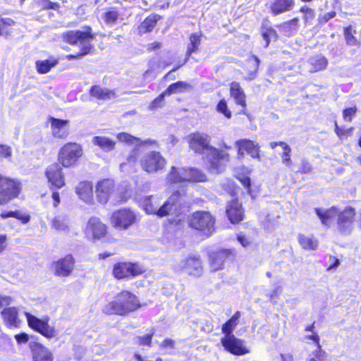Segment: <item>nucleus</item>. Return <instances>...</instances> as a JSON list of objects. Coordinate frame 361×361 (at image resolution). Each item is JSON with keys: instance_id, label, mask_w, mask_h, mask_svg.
<instances>
[{"instance_id": "nucleus-13", "label": "nucleus", "mask_w": 361, "mask_h": 361, "mask_svg": "<svg viewBox=\"0 0 361 361\" xmlns=\"http://www.w3.org/2000/svg\"><path fill=\"white\" fill-rule=\"evenodd\" d=\"M75 261L71 255H67L51 264V271L57 276L66 277L73 270Z\"/></svg>"}, {"instance_id": "nucleus-42", "label": "nucleus", "mask_w": 361, "mask_h": 361, "mask_svg": "<svg viewBox=\"0 0 361 361\" xmlns=\"http://www.w3.org/2000/svg\"><path fill=\"white\" fill-rule=\"evenodd\" d=\"M57 63L58 61L55 59L37 61L36 62L37 70L40 74L47 73Z\"/></svg>"}, {"instance_id": "nucleus-1", "label": "nucleus", "mask_w": 361, "mask_h": 361, "mask_svg": "<svg viewBox=\"0 0 361 361\" xmlns=\"http://www.w3.org/2000/svg\"><path fill=\"white\" fill-rule=\"evenodd\" d=\"M139 307V301L134 294L128 291H122L116 295L114 301L104 307L103 312L106 314L124 316Z\"/></svg>"}, {"instance_id": "nucleus-55", "label": "nucleus", "mask_w": 361, "mask_h": 361, "mask_svg": "<svg viewBox=\"0 0 361 361\" xmlns=\"http://www.w3.org/2000/svg\"><path fill=\"white\" fill-rule=\"evenodd\" d=\"M11 147L6 145H0V157L9 159H11Z\"/></svg>"}, {"instance_id": "nucleus-12", "label": "nucleus", "mask_w": 361, "mask_h": 361, "mask_svg": "<svg viewBox=\"0 0 361 361\" xmlns=\"http://www.w3.org/2000/svg\"><path fill=\"white\" fill-rule=\"evenodd\" d=\"M26 317L29 326L36 331L48 338H54L56 336L54 328L50 326L47 321L39 319L29 313H26Z\"/></svg>"}, {"instance_id": "nucleus-6", "label": "nucleus", "mask_w": 361, "mask_h": 361, "mask_svg": "<svg viewBox=\"0 0 361 361\" xmlns=\"http://www.w3.org/2000/svg\"><path fill=\"white\" fill-rule=\"evenodd\" d=\"M119 142L126 143L128 145L135 146L128 157L129 162H135L137 159L139 149L141 147L145 145H154L157 142L154 140L147 139L141 140L140 138L134 137L127 133H120L116 135Z\"/></svg>"}, {"instance_id": "nucleus-43", "label": "nucleus", "mask_w": 361, "mask_h": 361, "mask_svg": "<svg viewBox=\"0 0 361 361\" xmlns=\"http://www.w3.org/2000/svg\"><path fill=\"white\" fill-rule=\"evenodd\" d=\"M201 43V35L198 34H192L190 37V43L188 45L187 49V59L191 55V54L197 51L198 47Z\"/></svg>"}, {"instance_id": "nucleus-51", "label": "nucleus", "mask_w": 361, "mask_h": 361, "mask_svg": "<svg viewBox=\"0 0 361 361\" xmlns=\"http://www.w3.org/2000/svg\"><path fill=\"white\" fill-rule=\"evenodd\" d=\"M217 111L222 113L226 118L231 117V113L227 108V104L224 100H221L217 105Z\"/></svg>"}, {"instance_id": "nucleus-62", "label": "nucleus", "mask_w": 361, "mask_h": 361, "mask_svg": "<svg viewBox=\"0 0 361 361\" xmlns=\"http://www.w3.org/2000/svg\"><path fill=\"white\" fill-rule=\"evenodd\" d=\"M12 298L9 296L0 295V309L11 304Z\"/></svg>"}, {"instance_id": "nucleus-26", "label": "nucleus", "mask_w": 361, "mask_h": 361, "mask_svg": "<svg viewBox=\"0 0 361 361\" xmlns=\"http://www.w3.org/2000/svg\"><path fill=\"white\" fill-rule=\"evenodd\" d=\"M212 159L209 161V169L211 173H219L221 172L225 167V161H228V154L219 151L218 156H212Z\"/></svg>"}, {"instance_id": "nucleus-24", "label": "nucleus", "mask_w": 361, "mask_h": 361, "mask_svg": "<svg viewBox=\"0 0 361 361\" xmlns=\"http://www.w3.org/2000/svg\"><path fill=\"white\" fill-rule=\"evenodd\" d=\"M30 348L32 353L33 361H53L51 353L42 344L31 342Z\"/></svg>"}, {"instance_id": "nucleus-49", "label": "nucleus", "mask_w": 361, "mask_h": 361, "mask_svg": "<svg viewBox=\"0 0 361 361\" xmlns=\"http://www.w3.org/2000/svg\"><path fill=\"white\" fill-rule=\"evenodd\" d=\"M15 22L8 18H3L0 17V35L2 32H8V28L14 25Z\"/></svg>"}, {"instance_id": "nucleus-38", "label": "nucleus", "mask_w": 361, "mask_h": 361, "mask_svg": "<svg viewBox=\"0 0 361 361\" xmlns=\"http://www.w3.org/2000/svg\"><path fill=\"white\" fill-rule=\"evenodd\" d=\"M1 315L8 325L16 326L18 322V311L15 307H8L1 312Z\"/></svg>"}, {"instance_id": "nucleus-21", "label": "nucleus", "mask_w": 361, "mask_h": 361, "mask_svg": "<svg viewBox=\"0 0 361 361\" xmlns=\"http://www.w3.org/2000/svg\"><path fill=\"white\" fill-rule=\"evenodd\" d=\"M180 197L179 192H173L161 206L159 207L157 216L163 217L173 214L178 209Z\"/></svg>"}, {"instance_id": "nucleus-46", "label": "nucleus", "mask_w": 361, "mask_h": 361, "mask_svg": "<svg viewBox=\"0 0 361 361\" xmlns=\"http://www.w3.org/2000/svg\"><path fill=\"white\" fill-rule=\"evenodd\" d=\"M262 35L263 37V39L266 42L265 47H268L270 41L272 39H276L277 38V34L276 32L271 27H263L262 30Z\"/></svg>"}, {"instance_id": "nucleus-19", "label": "nucleus", "mask_w": 361, "mask_h": 361, "mask_svg": "<svg viewBox=\"0 0 361 361\" xmlns=\"http://www.w3.org/2000/svg\"><path fill=\"white\" fill-rule=\"evenodd\" d=\"M229 250H220L211 252L209 255V264L212 271H216L223 269L226 259L230 256Z\"/></svg>"}, {"instance_id": "nucleus-61", "label": "nucleus", "mask_w": 361, "mask_h": 361, "mask_svg": "<svg viewBox=\"0 0 361 361\" xmlns=\"http://www.w3.org/2000/svg\"><path fill=\"white\" fill-rule=\"evenodd\" d=\"M319 350H316L314 353V358L317 361H324L326 358V354L325 352L321 350L320 347L318 348Z\"/></svg>"}, {"instance_id": "nucleus-8", "label": "nucleus", "mask_w": 361, "mask_h": 361, "mask_svg": "<svg viewBox=\"0 0 361 361\" xmlns=\"http://www.w3.org/2000/svg\"><path fill=\"white\" fill-rule=\"evenodd\" d=\"M63 38L66 42L71 44L79 43L82 47L81 55L88 54L92 49L90 42L93 39V35L89 31H70L63 35Z\"/></svg>"}, {"instance_id": "nucleus-34", "label": "nucleus", "mask_w": 361, "mask_h": 361, "mask_svg": "<svg viewBox=\"0 0 361 361\" xmlns=\"http://www.w3.org/2000/svg\"><path fill=\"white\" fill-rule=\"evenodd\" d=\"M327 64L328 61L323 56L318 55L312 57L308 61V65L310 66L309 71L311 73L322 71L326 68Z\"/></svg>"}, {"instance_id": "nucleus-16", "label": "nucleus", "mask_w": 361, "mask_h": 361, "mask_svg": "<svg viewBox=\"0 0 361 361\" xmlns=\"http://www.w3.org/2000/svg\"><path fill=\"white\" fill-rule=\"evenodd\" d=\"M86 235L93 239H100L106 233V226L96 217L90 219L85 230Z\"/></svg>"}, {"instance_id": "nucleus-18", "label": "nucleus", "mask_w": 361, "mask_h": 361, "mask_svg": "<svg viewBox=\"0 0 361 361\" xmlns=\"http://www.w3.org/2000/svg\"><path fill=\"white\" fill-rule=\"evenodd\" d=\"M114 183L112 180L104 179L99 182L96 187V195L98 202L101 204H106L111 193L113 192Z\"/></svg>"}, {"instance_id": "nucleus-4", "label": "nucleus", "mask_w": 361, "mask_h": 361, "mask_svg": "<svg viewBox=\"0 0 361 361\" xmlns=\"http://www.w3.org/2000/svg\"><path fill=\"white\" fill-rule=\"evenodd\" d=\"M190 226L209 236L214 231V219L208 212H197L191 216Z\"/></svg>"}, {"instance_id": "nucleus-52", "label": "nucleus", "mask_w": 361, "mask_h": 361, "mask_svg": "<svg viewBox=\"0 0 361 361\" xmlns=\"http://www.w3.org/2000/svg\"><path fill=\"white\" fill-rule=\"evenodd\" d=\"M298 26V18H295L290 21L285 23L283 25V27L285 30H289L290 32L295 31Z\"/></svg>"}, {"instance_id": "nucleus-33", "label": "nucleus", "mask_w": 361, "mask_h": 361, "mask_svg": "<svg viewBox=\"0 0 361 361\" xmlns=\"http://www.w3.org/2000/svg\"><path fill=\"white\" fill-rule=\"evenodd\" d=\"M230 87L231 95L234 98L235 102L243 107H245V94L240 87V84L237 82H232Z\"/></svg>"}, {"instance_id": "nucleus-14", "label": "nucleus", "mask_w": 361, "mask_h": 361, "mask_svg": "<svg viewBox=\"0 0 361 361\" xmlns=\"http://www.w3.org/2000/svg\"><path fill=\"white\" fill-rule=\"evenodd\" d=\"M355 214V209L350 207L345 208L342 212L338 211L337 224L341 232L349 233L351 231Z\"/></svg>"}, {"instance_id": "nucleus-25", "label": "nucleus", "mask_w": 361, "mask_h": 361, "mask_svg": "<svg viewBox=\"0 0 361 361\" xmlns=\"http://www.w3.org/2000/svg\"><path fill=\"white\" fill-rule=\"evenodd\" d=\"M226 214L232 224L238 223L243 219V210L241 204L235 200H232L228 205Z\"/></svg>"}, {"instance_id": "nucleus-47", "label": "nucleus", "mask_w": 361, "mask_h": 361, "mask_svg": "<svg viewBox=\"0 0 361 361\" xmlns=\"http://www.w3.org/2000/svg\"><path fill=\"white\" fill-rule=\"evenodd\" d=\"M189 173H190L191 182H203L206 180L205 175L197 169L189 168Z\"/></svg>"}, {"instance_id": "nucleus-44", "label": "nucleus", "mask_w": 361, "mask_h": 361, "mask_svg": "<svg viewBox=\"0 0 361 361\" xmlns=\"http://www.w3.org/2000/svg\"><path fill=\"white\" fill-rule=\"evenodd\" d=\"M355 34L356 31L353 30L351 26L345 28L344 37L348 46H357L360 44L358 39L355 37Z\"/></svg>"}, {"instance_id": "nucleus-58", "label": "nucleus", "mask_w": 361, "mask_h": 361, "mask_svg": "<svg viewBox=\"0 0 361 361\" xmlns=\"http://www.w3.org/2000/svg\"><path fill=\"white\" fill-rule=\"evenodd\" d=\"M8 246V237L6 234H0V254L2 253Z\"/></svg>"}, {"instance_id": "nucleus-48", "label": "nucleus", "mask_w": 361, "mask_h": 361, "mask_svg": "<svg viewBox=\"0 0 361 361\" xmlns=\"http://www.w3.org/2000/svg\"><path fill=\"white\" fill-rule=\"evenodd\" d=\"M166 96V94H165L164 92L159 94L151 102V104L149 106V109L152 111L161 108L163 106V103Z\"/></svg>"}, {"instance_id": "nucleus-28", "label": "nucleus", "mask_w": 361, "mask_h": 361, "mask_svg": "<svg viewBox=\"0 0 361 361\" xmlns=\"http://www.w3.org/2000/svg\"><path fill=\"white\" fill-rule=\"evenodd\" d=\"M90 94L92 97L100 100H109L116 97V94L114 90L102 87L98 85L92 86L90 90Z\"/></svg>"}, {"instance_id": "nucleus-35", "label": "nucleus", "mask_w": 361, "mask_h": 361, "mask_svg": "<svg viewBox=\"0 0 361 361\" xmlns=\"http://www.w3.org/2000/svg\"><path fill=\"white\" fill-rule=\"evenodd\" d=\"M92 143L98 146L102 150L107 152L113 150L116 145V142L104 136L94 137Z\"/></svg>"}, {"instance_id": "nucleus-53", "label": "nucleus", "mask_w": 361, "mask_h": 361, "mask_svg": "<svg viewBox=\"0 0 361 361\" xmlns=\"http://www.w3.org/2000/svg\"><path fill=\"white\" fill-rule=\"evenodd\" d=\"M356 112L357 108L355 106L345 109L343 112V119L345 121L350 122Z\"/></svg>"}, {"instance_id": "nucleus-23", "label": "nucleus", "mask_w": 361, "mask_h": 361, "mask_svg": "<svg viewBox=\"0 0 361 361\" xmlns=\"http://www.w3.org/2000/svg\"><path fill=\"white\" fill-rule=\"evenodd\" d=\"M238 147V154L243 156L246 152L252 158H259L258 144L249 140H240L235 142Z\"/></svg>"}, {"instance_id": "nucleus-37", "label": "nucleus", "mask_w": 361, "mask_h": 361, "mask_svg": "<svg viewBox=\"0 0 361 361\" xmlns=\"http://www.w3.org/2000/svg\"><path fill=\"white\" fill-rule=\"evenodd\" d=\"M191 85L186 82L178 81L177 82L170 85L168 88L164 91L166 95L173 94H178L190 90Z\"/></svg>"}, {"instance_id": "nucleus-59", "label": "nucleus", "mask_w": 361, "mask_h": 361, "mask_svg": "<svg viewBox=\"0 0 361 361\" xmlns=\"http://www.w3.org/2000/svg\"><path fill=\"white\" fill-rule=\"evenodd\" d=\"M312 169L310 163L306 160H302L300 171L302 173H310Z\"/></svg>"}, {"instance_id": "nucleus-50", "label": "nucleus", "mask_w": 361, "mask_h": 361, "mask_svg": "<svg viewBox=\"0 0 361 361\" xmlns=\"http://www.w3.org/2000/svg\"><path fill=\"white\" fill-rule=\"evenodd\" d=\"M118 18V13L116 11H109L105 13L104 20L108 24H114Z\"/></svg>"}, {"instance_id": "nucleus-30", "label": "nucleus", "mask_w": 361, "mask_h": 361, "mask_svg": "<svg viewBox=\"0 0 361 361\" xmlns=\"http://www.w3.org/2000/svg\"><path fill=\"white\" fill-rule=\"evenodd\" d=\"M271 149H274L277 146L281 147L283 152L280 154L282 163L287 167L290 168L293 165V161L290 159L291 148L284 142H271L269 144Z\"/></svg>"}, {"instance_id": "nucleus-39", "label": "nucleus", "mask_w": 361, "mask_h": 361, "mask_svg": "<svg viewBox=\"0 0 361 361\" xmlns=\"http://www.w3.org/2000/svg\"><path fill=\"white\" fill-rule=\"evenodd\" d=\"M298 239L300 246L305 250H314L318 246L317 241L312 236L300 234Z\"/></svg>"}, {"instance_id": "nucleus-9", "label": "nucleus", "mask_w": 361, "mask_h": 361, "mask_svg": "<svg viewBox=\"0 0 361 361\" xmlns=\"http://www.w3.org/2000/svg\"><path fill=\"white\" fill-rule=\"evenodd\" d=\"M176 271L198 276L202 274V262L199 257H189L181 260L174 267Z\"/></svg>"}, {"instance_id": "nucleus-17", "label": "nucleus", "mask_w": 361, "mask_h": 361, "mask_svg": "<svg viewBox=\"0 0 361 361\" xmlns=\"http://www.w3.org/2000/svg\"><path fill=\"white\" fill-rule=\"evenodd\" d=\"M113 272L116 278L121 279L130 276H137L142 271L134 264L118 263L114 266Z\"/></svg>"}, {"instance_id": "nucleus-11", "label": "nucleus", "mask_w": 361, "mask_h": 361, "mask_svg": "<svg viewBox=\"0 0 361 361\" xmlns=\"http://www.w3.org/2000/svg\"><path fill=\"white\" fill-rule=\"evenodd\" d=\"M221 344L227 351L235 355H243L250 353L249 349L245 345L244 341L234 335L222 338Z\"/></svg>"}, {"instance_id": "nucleus-41", "label": "nucleus", "mask_w": 361, "mask_h": 361, "mask_svg": "<svg viewBox=\"0 0 361 361\" xmlns=\"http://www.w3.org/2000/svg\"><path fill=\"white\" fill-rule=\"evenodd\" d=\"M159 19L160 16L158 15L149 16L139 26V32L145 33L151 31Z\"/></svg>"}, {"instance_id": "nucleus-64", "label": "nucleus", "mask_w": 361, "mask_h": 361, "mask_svg": "<svg viewBox=\"0 0 361 361\" xmlns=\"http://www.w3.org/2000/svg\"><path fill=\"white\" fill-rule=\"evenodd\" d=\"M134 357H135V361H162V359L160 358V357H157L154 360H144L143 357L140 355H139L137 353H135L134 355Z\"/></svg>"}, {"instance_id": "nucleus-40", "label": "nucleus", "mask_w": 361, "mask_h": 361, "mask_svg": "<svg viewBox=\"0 0 361 361\" xmlns=\"http://www.w3.org/2000/svg\"><path fill=\"white\" fill-rule=\"evenodd\" d=\"M240 312H236L232 317L227 321L222 326V332L225 334L224 336L233 335L232 331L234 330L238 323V319L240 317Z\"/></svg>"}, {"instance_id": "nucleus-32", "label": "nucleus", "mask_w": 361, "mask_h": 361, "mask_svg": "<svg viewBox=\"0 0 361 361\" xmlns=\"http://www.w3.org/2000/svg\"><path fill=\"white\" fill-rule=\"evenodd\" d=\"M294 6V0H275L271 6V13L274 15L289 11Z\"/></svg>"}, {"instance_id": "nucleus-54", "label": "nucleus", "mask_w": 361, "mask_h": 361, "mask_svg": "<svg viewBox=\"0 0 361 361\" xmlns=\"http://www.w3.org/2000/svg\"><path fill=\"white\" fill-rule=\"evenodd\" d=\"M152 336L153 334H147L143 336H138L136 338V343L140 345L149 346L151 345Z\"/></svg>"}, {"instance_id": "nucleus-20", "label": "nucleus", "mask_w": 361, "mask_h": 361, "mask_svg": "<svg viewBox=\"0 0 361 361\" xmlns=\"http://www.w3.org/2000/svg\"><path fill=\"white\" fill-rule=\"evenodd\" d=\"M51 134L53 137L58 139H66L69 135L68 128V121L50 118Z\"/></svg>"}, {"instance_id": "nucleus-56", "label": "nucleus", "mask_w": 361, "mask_h": 361, "mask_svg": "<svg viewBox=\"0 0 361 361\" xmlns=\"http://www.w3.org/2000/svg\"><path fill=\"white\" fill-rule=\"evenodd\" d=\"M335 126H336L335 132H336V135L341 138H343L344 137H347L348 135H349L353 129V128H348L347 130L341 128L338 126L336 122L335 123Z\"/></svg>"}, {"instance_id": "nucleus-22", "label": "nucleus", "mask_w": 361, "mask_h": 361, "mask_svg": "<svg viewBox=\"0 0 361 361\" xmlns=\"http://www.w3.org/2000/svg\"><path fill=\"white\" fill-rule=\"evenodd\" d=\"M75 191L80 200L87 204H93V185L92 183L82 181L77 185Z\"/></svg>"}, {"instance_id": "nucleus-2", "label": "nucleus", "mask_w": 361, "mask_h": 361, "mask_svg": "<svg viewBox=\"0 0 361 361\" xmlns=\"http://www.w3.org/2000/svg\"><path fill=\"white\" fill-rule=\"evenodd\" d=\"M141 169L148 173H155L163 170L166 165V159L160 152L151 151L140 158Z\"/></svg>"}, {"instance_id": "nucleus-63", "label": "nucleus", "mask_w": 361, "mask_h": 361, "mask_svg": "<svg viewBox=\"0 0 361 361\" xmlns=\"http://www.w3.org/2000/svg\"><path fill=\"white\" fill-rule=\"evenodd\" d=\"M175 342L173 340L166 338L161 343V347L164 348H173Z\"/></svg>"}, {"instance_id": "nucleus-3", "label": "nucleus", "mask_w": 361, "mask_h": 361, "mask_svg": "<svg viewBox=\"0 0 361 361\" xmlns=\"http://www.w3.org/2000/svg\"><path fill=\"white\" fill-rule=\"evenodd\" d=\"M82 155L81 146L75 142L65 144L59 152L58 160L63 167L73 166Z\"/></svg>"}, {"instance_id": "nucleus-10", "label": "nucleus", "mask_w": 361, "mask_h": 361, "mask_svg": "<svg viewBox=\"0 0 361 361\" xmlns=\"http://www.w3.org/2000/svg\"><path fill=\"white\" fill-rule=\"evenodd\" d=\"M135 220L134 212L126 209L114 212L111 217V223L115 228L124 230L133 225Z\"/></svg>"}, {"instance_id": "nucleus-31", "label": "nucleus", "mask_w": 361, "mask_h": 361, "mask_svg": "<svg viewBox=\"0 0 361 361\" xmlns=\"http://www.w3.org/2000/svg\"><path fill=\"white\" fill-rule=\"evenodd\" d=\"M185 168L171 166L166 176V180L170 183H185Z\"/></svg>"}, {"instance_id": "nucleus-5", "label": "nucleus", "mask_w": 361, "mask_h": 361, "mask_svg": "<svg viewBox=\"0 0 361 361\" xmlns=\"http://www.w3.org/2000/svg\"><path fill=\"white\" fill-rule=\"evenodd\" d=\"M210 137L204 133H196L190 135V147L197 153H207L211 156H218L219 151L209 145Z\"/></svg>"}, {"instance_id": "nucleus-36", "label": "nucleus", "mask_w": 361, "mask_h": 361, "mask_svg": "<svg viewBox=\"0 0 361 361\" xmlns=\"http://www.w3.org/2000/svg\"><path fill=\"white\" fill-rule=\"evenodd\" d=\"M51 227L59 232L66 233L69 229L68 220L63 215L56 216L51 220Z\"/></svg>"}, {"instance_id": "nucleus-27", "label": "nucleus", "mask_w": 361, "mask_h": 361, "mask_svg": "<svg viewBox=\"0 0 361 361\" xmlns=\"http://www.w3.org/2000/svg\"><path fill=\"white\" fill-rule=\"evenodd\" d=\"M161 200L158 196H146L141 200L140 204L147 214H157Z\"/></svg>"}, {"instance_id": "nucleus-7", "label": "nucleus", "mask_w": 361, "mask_h": 361, "mask_svg": "<svg viewBox=\"0 0 361 361\" xmlns=\"http://www.w3.org/2000/svg\"><path fill=\"white\" fill-rule=\"evenodd\" d=\"M20 192V183L0 174V204L16 197Z\"/></svg>"}, {"instance_id": "nucleus-60", "label": "nucleus", "mask_w": 361, "mask_h": 361, "mask_svg": "<svg viewBox=\"0 0 361 361\" xmlns=\"http://www.w3.org/2000/svg\"><path fill=\"white\" fill-rule=\"evenodd\" d=\"M15 338L18 344L26 343L29 341V336L25 333L16 334Z\"/></svg>"}, {"instance_id": "nucleus-29", "label": "nucleus", "mask_w": 361, "mask_h": 361, "mask_svg": "<svg viewBox=\"0 0 361 361\" xmlns=\"http://www.w3.org/2000/svg\"><path fill=\"white\" fill-rule=\"evenodd\" d=\"M315 212L322 224L327 226H329L334 219L338 216V209L335 207H332L329 209H315Z\"/></svg>"}, {"instance_id": "nucleus-57", "label": "nucleus", "mask_w": 361, "mask_h": 361, "mask_svg": "<svg viewBox=\"0 0 361 361\" xmlns=\"http://www.w3.org/2000/svg\"><path fill=\"white\" fill-rule=\"evenodd\" d=\"M11 345L10 338L5 334L0 335V348L6 349Z\"/></svg>"}, {"instance_id": "nucleus-45", "label": "nucleus", "mask_w": 361, "mask_h": 361, "mask_svg": "<svg viewBox=\"0 0 361 361\" xmlns=\"http://www.w3.org/2000/svg\"><path fill=\"white\" fill-rule=\"evenodd\" d=\"M247 63L253 69L249 73V76L245 78V79L251 80H253L256 77L257 69H258V66H259V59L257 56H252L251 57H250L248 59Z\"/></svg>"}, {"instance_id": "nucleus-15", "label": "nucleus", "mask_w": 361, "mask_h": 361, "mask_svg": "<svg viewBox=\"0 0 361 361\" xmlns=\"http://www.w3.org/2000/svg\"><path fill=\"white\" fill-rule=\"evenodd\" d=\"M45 174L50 184L56 188H61L65 185L62 169L58 164L50 165Z\"/></svg>"}]
</instances>
